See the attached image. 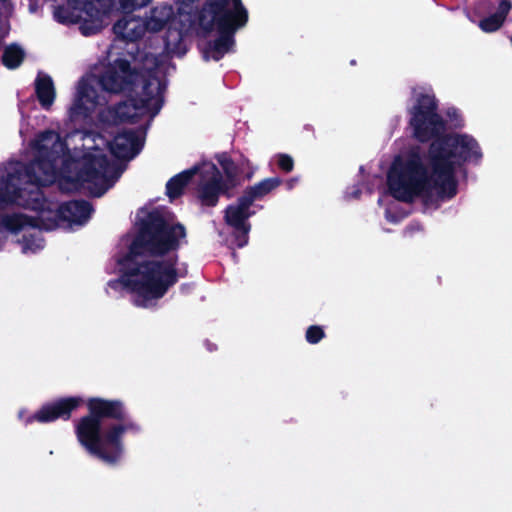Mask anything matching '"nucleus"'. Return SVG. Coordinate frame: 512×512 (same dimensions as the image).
<instances>
[{
  "label": "nucleus",
  "instance_id": "nucleus-1",
  "mask_svg": "<svg viewBox=\"0 0 512 512\" xmlns=\"http://www.w3.org/2000/svg\"><path fill=\"white\" fill-rule=\"evenodd\" d=\"M81 165L64 152L58 133L44 131L31 141L20 160L0 165V250L11 239L24 255H35L45 247L38 229L54 230L83 225L92 209L88 202L58 203L43 197L39 186L59 182L67 191L87 189L77 175Z\"/></svg>",
  "mask_w": 512,
  "mask_h": 512
},
{
  "label": "nucleus",
  "instance_id": "nucleus-2",
  "mask_svg": "<svg viewBox=\"0 0 512 512\" xmlns=\"http://www.w3.org/2000/svg\"><path fill=\"white\" fill-rule=\"evenodd\" d=\"M410 124L420 141L434 139L428 152L411 148L395 157L387 174L390 194L397 200L425 202L449 199L457 193V172L465 163L478 164L482 149L471 135H443L445 124L436 113V101L428 87L413 89Z\"/></svg>",
  "mask_w": 512,
  "mask_h": 512
},
{
  "label": "nucleus",
  "instance_id": "nucleus-3",
  "mask_svg": "<svg viewBox=\"0 0 512 512\" xmlns=\"http://www.w3.org/2000/svg\"><path fill=\"white\" fill-rule=\"evenodd\" d=\"M170 69L166 54L145 55L141 74L132 71L125 59L95 66L77 82L68 118L103 130L137 120L149 123L162 107Z\"/></svg>",
  "mask_w": 512,
  "mask_h": 512
},
{
  "label": "nucleus",
  "instance_id": "nucleus-4",
  "mask_svg": "<svg viewBox=\"0 0 512 512\" xmlns=\"http://www.w3.org/2000/svg\"><path fill=\"white\" fill-rule=\"evenodd\" d=\"M185 235L184 227L173 218L151 217L137 235L123 239L128 250L118 258L121 276L107 283L106 292L116 294L125 288L135 306L155 307L186 274L176 254Z\"/></svg>",
  "mask_w": 512,
  "mask_h": 512
},
{
  "label": "nucleus",
  "instance_id": "nucleus-5",
  "mask_svg": "<svg viewBox=\"0 0 512 512\" xmlns=\"http://www.w3.org/2000/svg\"><path fill=\"white\" fill-rule=\"evenodd\" d=\"M145 129H123L109 142L104 136L92 132L74 131L65 141L64 152L82 166L78 175L92 193L103 195L120 177L123 169L116 161L107 159V152L118 159H132L141 150Z\"/></svg>",
  "mask_w": 512,
  "mask_h": 512
},
{
  "label": "nucleus",
  "instance_id": "nucleus-6",
  "mask_svg": "<svg viewBox=\"0 0 512 512\" xmlns=\"http://www.w3.org/2000/svg\"><path fill=\"white\" fill-rule=\"evenodd\" d=\"M88 414L74 423L79 445L102 463L115 466L125 456V436L136 435L141 427L126 417V409L118 399L91 397L86 401Z\"/></svg>",
  "mask_w": 512,
  "mask_h": 512
},
{
  "label": "nucleus",
  "instance_id": "nucleus-7",
  "mask_svg": "<svg viewBox=\"0 0 512 512\" xmlns=\"http://www.w3.org/2000/svg\"><path fill=\"white\" fill-rule=\"evenodd\" d=\"M247 19L241 0H208L199 15V25L204 31H217L218 38L207 45L204 57L217 61L230 52L234 33L245 26Z\"/></svg>",
  "mask_w": 512,
  "mask_h": 512
},
{
  "label": "nucleus",
  "instance_id": "nucleus-8",
  "mask_svg": "<svg viewBox=\"0 0 512 512\" xmlns=\"http://www.w3.org/2000/svg\"><path fill=\"white\" fill-rule=\"evenodd\" d=\"M152 0H67L58 7L55 18L64 24L79 23L83 35L100 31L117 5L123 11H132L147 5Z\"/></svg>",
  "mask_w": 512,
  "mask_h": 512
},
{
  "label": "nucleus",
  "instance_id": "nucleus-9",
  "mask_svg": "<svg viewBox=\"0 0 512 512\" xmlns=\"http://www.w3.org/2000/svg\"><path fill=\"white\" fill-rule=\"evenodd\" d=\"M224 177L212 162L199 164V181L196 195L202 205L215 206L221 194L226 193L234 186V178L237 174V167L226 154L217 157Z\"/></svg>",
  "mask_w": 512,
  "mask_h": 512
},
{
  "label": "nucleus",
  "instance_id": "nucleus-10",
  "mask_svg": "<svg viewBox=\"0 0 512 512\" xmlns=\"http://www.w3.org/2000/svg\"><path fill=\"white\" fill-rule=\"evenodd\" d=\"M191 10V6L185 4L178 7L177 14H175L171 5L160 4L153 7L143 20L147 31L150 32H158L169 25V37L165 40L167 54L178 53V45L181 42L183 30L193 22Z\"/></svg>",
  "mask_w": 512,
  "mask_h": 512
},
{
  "label": "nucleus",
  "instance_id": "nucleus-11",
  "mask_svg": "<svg viewBox=\"0 0 512 512\" xmlns=\"http://www.w3.org/2000/svg\"><path fill=\"white\" fill-rule=\"evenodd\" d=\"M251 206L250 200L242 195L236 203L226 208L225 222L233 229L232 238L229 240L231 246L242 248L248 243L251 229L248 219L254 214L250 209Z\"/></svg>",
  "mask_w": 512,
  "mask_h": 512
},
{
  "label": "nucleus",
  "instance_id": "nucleus-12",
  "mask_svg": "<svg viewBox=\"0 0 512 512\" xmlns=\"http://www.w3.org/2000/svg\"><path fill=\"white\" fill-rule=\"evenodd\" d=\"M83 403L84 400L80 396L61 398L42 406L37 412L29 417H25V411L21 410L18 413V417L26 424L34 421L39 423H49L57 420L58 418L69 419L71 413Z\"/></svg>",
  "mask_w": 512,
  "mask_h": 512
},
{
  "label": "nucleus",
  "instance_id": "nucleus-13",
  "mask_svg": "<svg viewBox=\"0 0 512 512\" xmlns=\"http://www.w3.org/2000/svg\"><path fill=\"white\" fill-rule=\"evenodd\" d=\"M114 33L128 41L142 37L147 31L144 21L133 16H125L114 25Z\"/></svg>",
  "mask_w": 512,
  "mask_h": 512
},
{
  "label": "nucleus",
  "instance_id": "nucleus-14",
  "mask_svg": "<svg viewBox=\"0 0 512 512\" xmlns=\"http://www.w3.org/2000/svg\"><path fill=\"white\" fill-rule=\"evenodd\" d=\"M34 84L35 93L41 107L49 110L56 98V89L52 78L45 73H38Z\"/></svg>",
  "mask_w": 512,
  "mask_h": 512
},
{
  "label": "nucleus",
  "instance_id": "nucleus-15",
  "mask_svg": "<svg viewBox=\"0 0 512 512\" xmlns=\"http://www.w3.org/2000/svg\"><path fill=\"white\" fill-rule=\"evenodd\" d=\"M198 168L199 165L194 166L193 168L183 171L169 180V182L166 185V189L167 195L170 198V200L175 199L182 193L183 188L186 186V184L189 182L192 176L196 174L199 175Z\"/></svg>",
  "mask_w": 512,
  "mask_h": 512
},
{
  "label": "nucleus",
  "instance_id": "nucleus-16",
  "mask_svg": "<svg viewBox=\"0 0 512 512\" xmlns=\"http://www.w3.org/2000/svg\"><path fill=\"white\" fill-rule=\"evenodd\" d=\"M281 179L278 177L266 178L261 182L255 184L248 188L243 196L253 202L257 199H261L265 195L269 194L271 191L276 189L281 184Z\"/></svg>",
  "mask_w": 512,
  "mask_h": 512
},
{
  "label": "nucleus",
  "instance_id": "nucleus-17",
  "mask_svg": "<svg viewBox=\"0 0 512 512\" xmlns=\"http://www.w3.org/2000/svg\"><path fill=\"white\" fill-rule=\"evenodd\" d=\"M24 57V52L18 45L8 46L3 54V63L9 69L18 67Z\"/></svg>",
  "mask_w": 512,
  "mask_h": 512
},
{
  "label": "nucleus",
  "instance_id": "nucleus-18",
  "mask_svg": "<svg viewBox=\"0 0 512 512\" xmlns=\"http://www.w3.org/2000/svg\"><path fill=\"white\" fill-rule=\"evenodd\" d=\"M502 24L503 22L500 20V18L493 14L481 20L479 26L484 32H494L498 30Z\"/></svg>",
  "mask_w": 512,
  "mask_h": 512
},
{
  "label": "nucleus",
  "instance_id": "nucleus-19",
  "mask_svg": "<svg viewBox=\"0 0 512 512\" xmlns=\"http://www.w3.org/2000/svg\"><path fill=\"white\" fill-rule=\"evenodd\" d=\"M325 336L324 330L320 326H310L306 330L305 338L310 344H316L320 342Z\"/></svg>",
  "mask_w": 512,
  "mask_h": 512
},
{
  "label": "nucleus",
  "instance_id": "nucleus-20",
  "mask_svg": "<svg viewBox=\"0 0 512 512\" xmlns=\"http://www.w3.org/2000/svg\"><path fill=\"white\" fill-rule=\"evenodd\" d=\"M385 217L389 222L397 223L404 217V214L397 209V203L392 201L386 208Z\"/></svg>",
  "mask_w": 512,
  "mask_h": 512
},
{
  "label": "nucleus",
  "instance_id": "nucleus-21",
  "mask_svg": "<svg viewBox=\"0 0 512 512\" xmlns=\"http://www.w3.org/2000/svg\"><path fill=\"white\" fill-rule=\"evenodd\" d=\"M278 166L285 172H290L294 167V161L291 156L287 154L277 155Z\"/></svg>",
  "mask_w": 512,
  "mask_h": 512
},
{
  "label": "nucleus",
  "instance_id": "nucleus-22",
  "mask_svg": "<svg viewBox=\"0 0 512 512\" xmlns=\"http://www.w3.org/2000/svg\"><path fill=\"white\" fill-rule=\"evenodd\" d=\"M512 8V4L510 1L508 0H502L500 3H499V6H498V9H497V12L494 14L495 16H497L498 18H500V20L502 22H504L507 14L509 13V11L511 10Z\"/></svg>",
  "mask_w": 512,
  "mask_h": 512
},
{
  "label": "nucleus",
  "instance_id": "nucleus-23",
  "mask_svg": "<svg viewBox=\"0 0 512 512\" xmlns=\"http://www.w3.org/2000/svg\"><path fill=\"white\" fill-rule=\"evenodd\" d=\"M449 117L450 126L458 127L462 125V118L458 110L452 108L447 111Z\"/></svg>",
  "mask_w": 512,
  "mask_h": 512
},
{
  "label": "nucleus",
  "instance_id": "nucleus-24",
  "mask_svg": "<svg viewBox=\"0 0 512 512\" xmlns=\"http://www.w3.org/2000/svg\"><path fill=\"white\" fill-rule=\"evenodd\" d=\"M360 194H361V188L358 185L348 188V190L346 192L347 197L352 198V199L358 198L360 196Z\"/></svg>",
  "mask_w": 512,
  "mask_h": 512
},
{
  "label": "nucleus",
  "instance_id": "nucleus-25",
  "mask_svg": "<svg viewBox=\"0 0 512 512\" xmlns=\"http://www.w3.org/2000/svg\"><path fill=\"white\" fill-rule=\"evenodd\" d=\"M296 182H297V179H290V180H288V181L286 182V186H287V188H288L289 190H291V189L294 187V185L296 184Z\"/></svg>",
  "mask_w": 512,
  "mask_h": 512
},
{
  "label": "nucleus",
  "instance_id": "nucleus-26",
  "mask_svg": "<svg viewBox=\"0 0 512 512\" xmlns=\"http://www.w3.org/2000/svg\"><path fill=\"white\" fill-rule=\"evenodd\" d=\"M383 201H384V200H383L382 198H380V199H379V203H380V204H382V203H383Z\"/></svg>",
  "mask_w": 512,
  "mask_h": 512
}]
</instances>
